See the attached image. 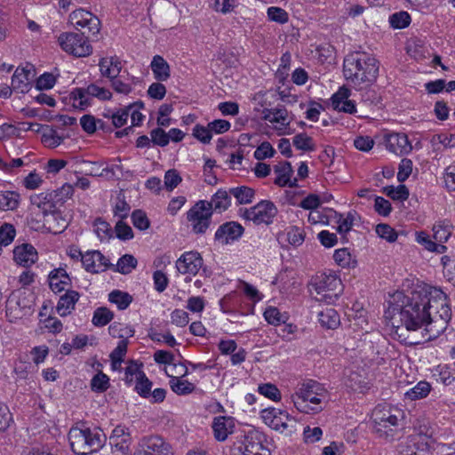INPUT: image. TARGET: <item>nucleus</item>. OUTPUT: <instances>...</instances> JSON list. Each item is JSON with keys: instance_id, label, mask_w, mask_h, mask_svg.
Instances as JSON below:
<instances>
[{"instance_id": "obj_1", "label": "nucleus", "mask_w": 455, "mask_h": 455, "mask_svg": "<svg viewBox=\"0 0 455 455\" xmlns=\"http://www.w3.org/2000/svg\"><path fill=\"white\" fill-rule=\"evenodd\" d=\"M398 298L403 297L402 305L398 310L399 320L402 326L395 328V334L402 339L403 329L406 331L420 332V337L416 340H403L410 344H419L437 338L443 333L451 319V309L449 299L440 288L427 284L418 285L409 295L399 293Z\"/></svg>"}, {"instance_id": "obj_2", "label": "nucleus", "mask_w": 455, "mask_h": 455, "mask_svg": "<svg viewBox=\"0 0 455 455\" xmlns=\"http://www.w3.org/2000/svg\"><path fill=\"white\" fill-rule=\"evenodd\" d=\"M379 61L365 52H354L343 61V74L354 87L373 84L379 75Z\"/></svg>"}, {"instance_id": "obj_3", "label": "nucleus", "mask_w": 455, "mask_h": 455, "mask_svg": "<svg viewBox=\"0 0 455 455\" xmlns=\"http://www.w3.org/2000/svg\"><path fill=\"white\" fill-rule=\"evenodd\" d=\"M72 451L78 455H87L103 447L107 436L100 427H72L68 433Z\"/></svg>"}, {"instance_id": "obj_4", "label": "nucleus", "mask_w": 455, "mask_h": 455, "mask_svg": "<svg viewBox=\"0 0 455 455\" xmlns=\"http://www.w3.org/2000/svg\"><path fill=\"white\" fill-rule=\"evenodd\" d=\"M327 396L326 389L315 380L304 383L293 396L294 406L301 412H317L322 410L320 406L323 399Z\"/></svg>"}, {"instance_id": "obj_5", "label": "nucleus", "mask_w": 455, "mask_h": 455, "mask_svg": "<svg viewBox=\"0 0 455 455\" xmlns=\"http://www.w3.org/2000/svg\"><path fill=\"white\" fill-rule=\"evenodd\" d=\"M266 436L258 430H250L235 437L230 447V455H271L264 445Z\"/></svg>"}, {"instance_id": "obj_6", "label": "nucleus", "mask_w": 455, "mask_h": 455, "mask_svg": "<svg viewBox=\"0 0 455 455\" xmlns=\"http://www.w3.org/2000/svg\"><path fill=\"white\" fill-rule=\"evenodd\" d=\"M311 285L315 288L317 298L320 301H324L327 304L334 303L342 291L341 280L333 273L316 274L311 281Z\"/></svg>"}, {"instance_id": "obj_7", "label": "nucleus", "mask_w": 455, "mask_h": 455, "mask_svg": "<svg viewBox=\"0 0 455 455\" xmlns=\"http://www.w3.org/2000/svg\"><path fill=\"white\" fill-rule=\"evenodd\" d=\"M373 430L379 437L393 440L395 430L398 426V417L390 409L377 406L371 414Z\"/></svg>"}, {"instance_id": "obj_8", "label": "nucleus", "mask_w": 455, "mask_h": 455, "mask_svg": "<svg viewBox=\"0 0 455 455\" xmlns=\"http://www.w3.org/2000/svg\"><path fill=\"white\" fill-rule=\"evenodd\" d=\"M69 97L75 108L85 110L92 105V97L98 98L100 100H108L111 99L112 93L104 87L91 84L86 88H75L70 92Z\"/></svg>"}, {"instance_id": "obj_9", "label": "nucleus", "mask_w": 455, "mask_h": 455, "mask_svg": "<svg viewBox=\"0 0 455 455\" xmlns=\"http://www.w3.org/2000/svg\"><path fill=\"white\" fill-rule=\"evenodd\" d=\"M69 22L86 38L98 37L100 21L91 12L84 9L73 11L69 15Z\"/></svg>"}, {"instance_id": "obj_10", "label": "nucleus", "mask_w": 455, "mask_h": 455, "mask_svg": "<svg viewBox=\"0 0 455 455\" xmlns=\"http://www.w3.org/2000/svg\"><path fill=\"white\" fill-rule=\"evenodd\" d=\"M88 39L80 33L65 32L60 35L58 42L66 52L76 57H85L92 52Z\"/></svg>"}, {"instance_id": "obj_11", "label": "nucleus", "mask_w": 455, "mask_h": 455, "mask_svg": "<svg viewBox=\"0 0 455 455\" xmlns=\"http://www.w3.org/2000/svg\"><path fill=\"white\" fill-rule=\"evenodd\" d=\"M207 205L208 201L200 200L187 212V220L191 223L192 231L196 235L204 234L212 223V212Z\"/></svg>"}, {"instance_id": "obj_12", "label": "nucleus", "mask_w": 455, "mask_h": 455, "mask_svg": "<svg viewBox=\"0 0 455 455\" xmlns=\"http://www.w3.org/2000/svg\"><path fill=\"white\" fill-rule=\"evenodd\" d=\"M134 455H173L172 446L162 436L150 435L142 436Z\"/></svg>"}, {"instance_id": "obj_13", "label": "nucleus", "mask_w": 455, "mask_h": 455, "mask_svg": "<svg viewBox=\"0 0 455 455\" xmlns=\"http://www.w3.org/2000/svg\"><path fill=\"white\" fill-rule=\"evenodd\" d=\"M277 214V208L268 200H262L256 205L245 209L243 217L252 221L256 225H269L273 222V219Z\"/></svg>"}, {"instance_id": "obj_14", "label": "nucleus", "mask_w": 455, "mask_h": 455, "mask_svg": "<svg viewBox=\"0 0 455 455\" xmlns=\"http://www.w3.org/2000/svg\"><path fill=\"white\" fill-rule=\"evenodd\" d=\"M266 425L281 433L294 427L296 420L286 411L269 407L260 412Z\"/></svg>"}, {"instance_id": "obj_15", "label": "nucleus", "mask_w": 455, "mask_h": 455, "mask_svg": "<svg viewBox=\"0 0 455 455\" xmlns=\"http://www.w3.org/2000/svg\"><path fill=\"white\" fill-rule=\"evenodd\" d=\"M109 443L113 452L119 451L122 455L129 454L132 444V436L129 429L125 426H116L109 436Z\"/></svg>"}, {"instance_id": "obj_16", "label": "nucleus", "mask_w": 455, "mask_h": 455, "mask_svg": "<svg viewBox=\"0 0 455 455\" xmlns=\"http://www.w3.org/2000/svg\"><path fill=\"white\" fill-rule=\"evenodd\" d=\"M204 259L197 251H187L183 253L176 261L177 270L182 274L196 275L203 267Z\"/></svg>"}, {"instance_id": "obj_17", "label": "nucleus", "mask_w": 455, "mask_h": 455, "mask_svg": "<svg viewBox=\"0 0 455 455\" xmlns=\"http://www.w3.org/2000/svg\"><path fill=\"white\" fill-rule=\"evenodd\" d=\"M243 227L236 221H228L219 227L214 235L215 241L228 244L238 240L243 234Z\"/></svg>"}, {"instance_id": "obj_18", "label": "nucleus", "mask_w": 455, "mask_h": 455, "mask_svg": "<svg viewBox=\"0 0 455 455\" xmlns=\"http://www.w3.org/2000/svg\"><path fill=\"white\" fill-rule=\"evenodd\" d=\"M34 76L35 70L32 65L18 68L12 77V88L21 93L28 92Z\"/></svg>"}, {"instance_id": "obj_19", "label": "nucleus", "mask_w": 455, "mask_h": 455, "mask_svg": "<svg viewBox=\"0 0 455 455\" xmlns=\"http://www.w3.org/2000/svg\"><path fill=\"white\" fill-rule=\"evenodd\" d=\"M38 259L36 248L29 243H22L18 245L13 250L14 261L24 267H29Z\"/></svg>"}, {"instance_id": "obj_20", "label": "nucleus", "mask_w": 455, "mask_h": 455, "mask_svg": "<svg viewBox=\"0 0 455 455\" xmlns=\"http://www.w3.org/2000/svg\"><path fill=\"white\" fill-rule=\"evenodd\" d=\"M49 286L54 293H59L71 285V278L64 268L52 270L48 275Z\"/></svg>"}, {"instance_id": "obj_21", "label": "nucleus", "mask_w": 455, "mask_h": 455, "mask_svg": "<svg viewBox=\"0 0 455 455\" xmlns=\"http://www.w3.org/2000/svg\"><path fill=\"white\" fill-rule=\"evenodd\" d=\"M387 148L396 155L408 154L412 147L408 136L404 133H393L387 138Z\"/></svg>"}, {"instance_id": "obj_22", "label": "nucleus", "mask_w": 455, "mask_h": 455, "mask_svg": "<svg viewBox=\"0 0 455 455\" xmlns=\"http://www.w3.org/2000/svg\"><path fill=\"white\" fill-rule=\"evenodd\" d=\"M235 427L234 419L230 417L219 416L214 419L212 430L214 437L220 442L225 441L228 435L233 433Z\"/></svg>"}, {"instance_id": "obj_23", "label": "nucleus", "mask_w": 455, "mask_h": 455, "mask_svg": "<svg viewBox=\"0 0 455 455\" xmlns=\"http://www.w3.org/2000/svg\"><path fill=\"white\" fill-rule=\"evenodd\" d=\"M80 298L78 291L67 289L66 293L60 296L56 311L60 316H67L75 309V306Z\"/></svg>"}, {"instance_id": "obj_24", "label": "nucleus", "mask_w": 455, "mask_h": 455, "mask_svg": "<svg viewBox=\"0 0 455 455\" xmlns=\"http://www.w3.org/2000/svg\"><path fill=\"white\" fill-rule=\"evenodd\" d=\"M44 226L50 233L56 235L62 233L68 228V222L60 211L54 209L44 217Z\"/></svg>"}, {"instance_id": "obj_25", "label": "nucleus", "mask_w": 455, "mask_h": 455, "mask_svg": "<svg viewBox=\"0 0 455 455\" xmlns=\"http://www.w3.org/2000/svg\"><path fill=\"white\" fill-rule=\"evenodd\" d=\"M306 233L302 228L297 226L288 227L285 231L277 234L279 243L287 242L292 246H299L305 241Z\"/></svg>"}, {"instance_id": "obj_26", "label": "nucleus", "mask_w": 455, "mask_h": 455, "mask_svg": "<svg viewBox=\"0 0 455 455\" xmlns=\"http://www.w3.org/2000/svg\"><path fill=\"white\" fill-rule=\"evenodd\" d=\"M231 205V195L229 191L225 189H219L212 196L211 201H208L207 208L212 211L222 212L228 210Z\"/></svg>"}, {"instance_id": "obj_27", "label": "nucleus", "mask_w": 455, "mask_h": 455, "mask_svg": "<svg viewBox=\"0 0 455 455\" xmlns=\"http://www.w3.org/2000/svg\"><path fill=\"white\" fill-rule=\"evenodd\" d=\"M154 77L157 81H166L171 76V69L168 62L160 55H156L150 64Z\"/></svg>"}, {"instance_id": "obj_28", "label": "nucleus", "mask_w": 455, "mask_h": 455, "mask_svg": "<svg viewBox=\"0 0 455 455\" xmlns=\"http://www.w3.org/2000/svg\"><path fill=\"white\" fill-rule=\"evenodd\" d=\"M100 68L102 76L113 79L120 76L122 63L117 57L103 58L100 61Z\"/></svg>"}, {"instance_id": "obj_29", "label": "nucleus", "mask_w": 455, "mask_h": 455, "mask_svg": "<svg viewBox=\"0 0 455 455\" xmlns=\"http://www.w3.org/2000/svg\"><path fill=\"white\" fill-rule=\"evenodd\" d=\"M30 203L33 206H36L41 210L44 217L46 214H49L51 212H52L55 208V204L53 202L52 193L34 194L30 196Z\"/></svg>"}, {"instance_id": "obj_30", "label": "nucleus", "mask_w": 455, "mask_h": 455, "mask_svg": "<svg viewBox=\"0 0 455 455\" xmlns=\"http://www.w3.org/2000/svg\"><path fill=\"white\" fill-rule=\"evenodd\" d=\"M20 195L16 191L0 190V211H14L20 205Z\"/></svg>"}, {"instance_id": "obj_31", "label": "nucleus", "mask_w": 455, "mask_h": 455, "mask_svg": "<svg viewBox=\"0 0 455 455\" xmlns=\"http://www.w3.org/2000/svg\"><path fill=\"white\" fill-rule=\"evenodd\" d=\"M274 171L277 174L275 184L279 187H286L290 178L293 173V169L290 162H282L274 166Z\"/></svg>"}, {"instance_id": "obj_32", "label": "nucleus", "mask_w": 455, "mask_h": 455, "mask_svg": "<svg viewBox=\"0 0 455 455\" xmlns=\"http://www.w3.org/2000/svg\"><path fill=\"white\" fill-rule=\"evenodd\" d=\"M431 389L432 387L430 383L425 380H421L418 382L412 388L405 392L404 397L405 399L411 401L423 399L429 395Z\"/></svg>"}, {"instance_id": "obj_33", "label": "nucleus", "mask_w": 455, "mask_h": 455, "mask_svg": "<svg viewBox=\"0 0 455 455\" xmlns=\"http://www.w3.org/2000/svg\"><path fill=\"white\" fill-rule=\"evenodd\" d=\"M264 120L268 121L272 124H281L283 125H287L289 123L287 122L288 112L284 107H277L271 109H265L263 111Z\"/></svg>"}, {"instance_id": "obj_34", "label": "nucleus", "mask_w": 455, "mask_h": 455, "mask_svg": "<svg viewBox=\"0 0 455 455\" xmlns=\"http://www.w3.org/2000/svg\"><path fill=\"white\" fill-rule=\"evenodd\" d=\"M181 378V376H171L170 387L172 390L178 395H187L193 393L196 386L188 380L182 379Z\"/></svg>"}, {"instance_id": "obj_35", "label": "nucleus", "mask_w": 455, "mask_h": 455, "mask_svg": "<svg viewBox=\"0 0 455 455\" xmlns=\"http://www.w3.org/2000/svg\"><path fill=\"white\" fill-rule=\"evenodd\" d=\"M229 194L236 199L238 204H247L252 202L255 190L247 186H241L230 188Z\"/></svg>"}, {"instance_id": "obj_36", "label": "nucleus", "mask_w": 455, "mask_h": 455, "mask_svg": "<svg viewBox=\"0 0 455 455\" xmlns=\"http://www.w3.org/2000/svg\"><path fill=\"white\" fill-rule=\"evenodd\" d=\"M318 321L322 326L335 329L339 324V315L333 308H326L318 314Z\"/></svg>"}, {"instance_id": "obj_37", "label": "nucleus", "mask_w": 455, "mask_h": 455, "mask_svg": "<svg viewBox=\"0 0 455 455\" xmlns=\"http://www.w3.org/2000/svg\"><path fill=\"white\" fill-rule=\"evenodd\" d=\"M452 226L449 220H443L436 222L433 227L434 238L439 243H445L451 235Z\"/></svg>"}, {"instance_id": "obj_38", "label": "nucleus", "mask_w": 455, "mask_h": 455, "mask_svg": "<svg viewBox=\"0 0 455 455\" xmlns=\"http://www.w3.org/2000/svg\"><path fill=\"white\" fill-rule=\"evenodd\" d=\"M108 332L112 337L121 340H127L134 335V330L131 326L117 322L108 327Z\"/></svg>"}, {"instance_id": "obj_39", "label": "nucleus", "mask_w": 455, "mask_h": 455, "mask_svg": "<svg viewBox=\"0 0 455 455\" xmlns=\"http://www.w3.org/2000/svg\"><path fill=\"white\" fill-rule=\"evenodd\" d=\"M108 300L117 306L118 309H126L132 301V297L120 290H114L108 294Z\"/></svg>"}, {"instance_id": "obj_40", "label": "nucleus", "mask_w": 455, "mask_h": 455, "mask_svg": "<svg viewBox=\"0 0 455 455\" xmlns=\"http://www.w3.org/2000/svg\"><path fill=\"white\" fill-rule=\"evenodd\" d=\"M137 264L138 261L132 255L125 254L118 259L115 267L113 266V269L123 275H127L137 267Z\"/></svg>"}, {"instance_id": "obj_41", "label": "nucleus", "mask_w": 455, "mask_h": 455, "mask_svg": "<svg viewBox=\"0 0 455 455\" xmlns=\"http://www.w3.org/2000/svg\"><path fill=\"white\" fill-rule=\"evenodd\" d=\"M334 213L337 218L336 222L338 223L337 231L339 234H347V232H349L354 225V221L356 217V212H349L347 214V217H345V218L343 217L342 214H339L336 212H334Z\"/></svg>"}, {"instance_id": "obj_42", "label": "nucleus", "mask_w": 455, "mask_h": 455, "mask_svg": "<svg viewBox=\"0 0 455 455\" xmlns=\"http://www.w3.org/2000/svg\"><path fill=\"white\" fill-rule=\"evenodd\" d=\"M114 318V313L105 307H98L92 316V323L95 326L102 327L107 325Z\"/></svg>"}, {"instance_id": "obj_43", "label": "nucleus", "mask_w": 455, "mask_h": 455, "mask_svg": "<svg viewBox=\"0 0 455 455\" xmlns=\"http://www.w3.org/2000/svg\"><path fill=\"white\" fill-rule=\"evenodd\" d=\"M152 382L144 372H139L136 379L135 390L143 398H149L151 395Z\"/></svg>"}, {"instance_id": "obj_44", "label": "nucleus", "mask_w": 455, "mask_h": 455, "mask_svg": "<svg viewBox=\"0 0 455 455\" xmlns=\"http://www.w3.org/2000/svg\"><path fill=\"white\" fill-rule=\"evenodd\" d=\"M383 193L388 197L396 201H405L409 197V189L405 185H399L395 188L393 186H387L383 188Z\"/></svg>"}, {"instance_id": "obj_45", "label": "nucleus", "mask_w": 455, "mask_h": 455, "mask_svg": "<svg viewBox=\"0 0 455 455\" xmlns=\"http://www.w3.org/2000/svg\"><path fill=\"white\" fill-rule=\"evenodd\" d=\"M292 143L294 147L299 150L314 151L315 149L313 139L305 132L295 135Z\"/></svg>"}, {"instance_id": "obj_46", "label": "nucleus", "mask_w": 455, "mask_h": 455, "mask_svg": "<svg viewBox=\"0 0 455 455\" xmlns=\"http://www.w3.org/2000/svg\"><path fill=\"white\" fill-rule=\"evenodd\" d=\"M267 18L271 21H275L278 24H285L289 20L288 12L281 8L276 6H271L267 8Z\"/></svg>"}, {"instance_id": "obj_47", "label": "nucleus", "mask_w": 455, "mask_h": 455, "mask_svg": "<svg viewBox=\"0 0 455 455\" xmlns=\"http://www.w3.org/2000/svg\"><path fill=\"white\" fill-rule=\"evenodd\" d=\"M389 23L394 28H404L411 23V16L407 12H398L389 17Z\"/></svg>"}, {"instance_id": "obj_48", "label": "nucleus", "mask_w": 455, "mask_h": 455, "mask_svg": "<svg viewBox=\"0 0 455 455\" xmlns=\"http://www.w3.org/2000/svg\"><path fill=\"white\" fill-rule=\"evenodd\" d=\"M103 116L112 120V128H120L124 126L128 120L129 109H120L116 113L103 114Z\"/></svg>"}, {"instance_id": "obj_49", "label": "nucleus", "mask_w": 455, "mask_h": 455, "mask_svg": "<svg viewBox=\"0 0 455 455\" xmlns=\"http://www.w3.org/2000/svg\"><path fill=\"white\" fill-rule=\"evenodd\" d=\"M258 391L260 395L272 401L277 402L281 399V392L277 387L272 383H265L259 385Z\"/></svg>"}, {"instance_id": "obj_50", "label": "nucleus", "mask_w": 455, "mask_h": 455, "mask_svg": "<svg viewBox=\"0 0 455 455\" xmlns=\"http://www.w3.org/2000/svg\"><path fill=\"white\" fill-rule=\"evenodd\" d=\"M109 387V378L103 372L100 371L93 376L91 381L92 390L95 392H104Z\"/></svg>"}, {"instance_id": "obj_51", "label": "nucleus", "mask_w": 455, "mask_h": 455, "mask_svg": "<svg viewBox=\"0 0 455 455\" xmlns=\"http://www.w3.org/2000/svg\"><path fill=\"white\" fill-rule=\"evenodd\" d=\"M95 233L100 240L112 237V228L110 225L101 218H97L93 223Z\"/></svg>"}, {"instance_id": "obj_52", "label": "nucleus", "mask_w": 455, "mask_h": 455, "mask_svg": "<svg viewBox=\"0 0 455 455\" xmlns=\"http://www.w3.org/2000/svg\"><path fill=\"white\" fill-rule=\"evenodd\" d=\"M132 220L133 226L140 230H146L150 226V221L147 214L141 210H135L132 213Z\"/></svg>"}, {"instance_id": "obj_53", "label": "nucleus", "mask_w": 455, "mask_h": 455, "mask_svg": "<svg viewBox=\"0 0 455 455\" xmlns=\"http://www.w3.org/2000/svg\"><path fill=\"white\" fill-rule=\"evenodd\" d=\"M264 317L272 325H280L285 322V317L280 313L278 308L274 307H269L265 310Z\"/></svg>"}, {"instance_id": "obj_54", "label": "nucleus", "mask_w": 455, "mask_h": 455, "mask_svg": "<svg viewBox=\"0 0 455 455\" xmlns=\"http://www.w3.org/2000/svg\"><path fill=\"white\" fill-rule=\"evenodd\" d=\"M16 235L15 228L13 225L9 223H4L0 228V243L2 245H8L12 242Z\"/></svg>"}, {"instance_id": "obj_55", "label": "nucleus", "mask_w": 455, "mask_h": 455, "mask_svg": "<svg viewBox=\"0 0 455 455\" xmlns=\"http://www.w3.org/2000/svg\"><path fill=\"white\" fill-rule=\"evenodd\" d=\"M376 233L379 237L393 243L397 239V233L388 224H379L376 226Z\"/></svg>"}, {"instance_id": "obj_56", "label": "nucleus", "mask_w": 455, "mask_h": 455, "mask_svg": "<svg viewBox=\"0 0 455 455\" xmlns=\"http://www.w3.org/2000/svg\"><path fill=\"white\" fill-rule=\"evenodd\" d=\"M193 135L204 144H209L212 138V134L209 127V124L207 125V127L201 124L195 125V127L193 128Z\"/></svg>"}, {"instance_id": "obj_57", "label": "nucleus", "mask_w": 455, "mask_h": 455, "mask_svg": "<svg viewBox=\"0 0 455 455\" xmlns=\"http://www.w3.org/2000/svg\"><path fill=\"white\" fill-rule=\"evenodd\" d=\"M151 142L154 145L165 147L169 144L167 132L161 127L155 128L150 132Z\"/></svg>"}, {"instance_id": "obj_58", "label": "nucleus", "mask_w": 455, "mask_h": 455, "mask_svg": "<svg viewBox=\"0 0 455 455\" xmlns=\"http://www.w3.org/2000/svg\"><path fill=\"white\" fill-rule=\"evenodd\" d=\"M56 83V77L52 74L45 72L41 75L36 82V87L37 90H49L52 89Z\"/></svg>"}, {"instance_id": "obj_59", "label": "nucleus", "mask_w": 455, "mask_h": 455, "mask_svg": "<svg viewBox=\"0 0 455 455\" xmlns=\"http://www.w3.org/2000/svg\"><path fill=\"white\" fill-rule=\"evenodd\" d=\"M74 188L70 184H64L60 188L54 191L52 195L53 201L63 204L67 199L73 196Z\"/></svg>"}, {"instance_id": "obj_60", "label": "nucleus", "mask_w": 455, "mask_h": 455, "mask_svg": "<svg viewBox=\"0 0 455 455\" xmlns=\"http://www.w3.org/2000/svg\"><path fill=\"white\" fill-rule=\"evenodd\" d=\"M128 340H120L117 347L110 354L112 364L115 367L116 363H121L123 357L126 354Z\"/></svg>"}, {"instance_id": "obj_61", "label": "nucleus", "mask_w": 455, "mask_h": 455, "mask_svg": "<svg viewBox=\"0 0 455 455\" xmlns=\"http://www.w3.org/2000/svg\"><path fill=\"white\" fill-rule=\"evenodd\" d=\"M275 153V148L268 141L262 142L254 151V157L257 160H264L272 157Z\"/></svg>"}, {"instance_id": "obj_62", "label": "nucleus", "mask_w": 455, "mask_h": 455, "mask_svg": "<svg viewBox=\"0 0 455 455\" xmlns=\"http://www.w3.org/2000/svg\"><path fill=\"white\" fill-rule=\"evenodd\" d=\"M116 237L120 240L126 241L133 238V231L132 228L124 223L123 220H119L115 227Z\"/></svg>"}, {"instance_id": "obj_63", "label": "nucleus", "mask_w": 455, "mask_h": 455, "mask_svg": "<svg viewBox=\"0 0 455 455\" xmlns=\"http://www.w3.org/2000/svg\"><path fill=\"white\" fill-rule=\"evenodd\" d=\"M412 161L408 158H403L399 164L397 180L399 182H404L411 174Z\"/></svg>"}, {"instance_id": "obj_64", "label": "nucleus", "mask_w": 455, "mask_h": 455, "mask_svg": "<svg viewBox=\"0 0 455 455\" xmlns=\"http://www.w3.org/2000/svg\"><path fill=\"white\" fill-rule=\"evenodd\" d=\"M181 180L179 172L174 169L167 171L164 174V186L167 190H173Z\"/></svg>"}]
</instances>
